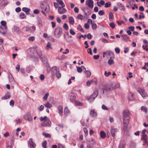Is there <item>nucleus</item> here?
<instances>
[{
    "label": "nucleus",
    "instance_id": "obj_5",
    "mask_svg": "<svg viewBox=\"0 0 148 148\" xmlns=\"http://www.w3.org/2000/svg\"><path fill=\"white\" fill-rule=\"evenodd\" d=\"M94 3L92 0H87L86 1V4L88 7L92 8L94 6Z\"/></svg>",
    "mask_w": 148,
    "mask_h": 148
},
{
    "label": "nucleus",
    "instance_id": "obj_61",
    "mask_svg": "<svg viewBox=\"0 0 148 148\" xmlns=\"http://www.w3.org/2000/svg\"><path fill=\"white\" fill-rule=\"evenodd\" d=\"M35 39V38L34 36L29 37L28 38V40L31 41H33Z\"/></svg>",
    "mask_w": 148,
    "mask_h": 148
},
{
    "label": "nucleus",
    "instance_id": "obj_11",
    "mask_svg": "<svg viewBox=\"0 0 148 148\" xmlns=\"http://www.w3.org/2000/svg\"><path fill=\"white\" fill-rule=\"evenodd\" d=\"M30 145V147L31 148H34L36 146V144L33 142L32 139H29L28 141Z\"/></svg>",
    "mask_w": 148,
    "mask_h": 148
},
{
    "label": "nucleus",
    "instance_id": "obj_54",
    "mask_svg": "<svg viewBox=\"0 0 148 148\" xmlns=\"http://www.w3.org/2000/svg\"><path fill=\"white\" fill-rule=\"evenodd\" d=\"M55 74L56 75V77L58 78H60L61 77V74L59 72V71H58L57 73H56Z\"/></svg>",
    "mask_w": 148,
    "mask_h": 148
},
{
    "label": "nucleus",
    "instance_id": "obj_58",
    "mask_svg": "<svg viewBox=\"0 0 148 148\" xmlns=\"http://www.w3.org/2000/svg\"><path fill=\"white\" fill-rule=\"evenodd\" d=\"M108 63L110 65H111L114 64V62L112 60H109L108 61Z\"/></svg>",
    "mask_w": 148,
    "mask_h": 148
},
{
    "label": "nucleus",
    "instance_id": "obj_44",
    "mask_svg": "<svg viewBox=\"0 0 148 148\" xmlns=\"http://www.w3.org/2000/svg\"><path fill=\"white\" fill-rule=\"evenodd\" d=\"M63 27L66 30H68V26L66 23H64L63 25Z\"/></svg>",
    "mask_w": 148,
    "mask_h": 148
},
{
    "label": "nucleus",
    "instance_id": "obj_39",
    "mask_svg": "<svg viewBox=\"0 0 148 148\" xmlns=\"http://www.w3.org/2000/svg\"><path fill=\"white\" fill-rule=\"evenodd\" d=\"M10 97V95H5L3 97L1 98V99L2 100L3 99H8Z\"/></svg>",
    "mask_w": 148,
    "mask_h": 148
},
{
    "label": "nucleus",
    "instance_id": "obj_50",
    "mask_svg": "<svg viewBox=\"0 0 148 148\" xmlns=\"http://www.w3.org/2000/svg\"><path fill=\"white\" fill-rule=\"evenodd\" d=\"M115 51L116 53H119L120 52V49L119 48L116 47L115 49Z\"/></svg>",
    "mask_w": 148,
    "mask_h": 148
},
{
    "label": "nucleus",
    "instance_id": "obj_51",
    "mask_svg": "<svg viewBox=\"0 0 148 148\" xmlns=\"http://www.w3.org/2000/svg\"><path fill=\"white\" fill-rule=\"evenodd\" d=\"M77 72L79 73H81L82 72V68L81 67H77Z\"/></svg>",
    "mask_w": 148,
    "mask_h": 148
},
{
    "label": "nucleus",
    "instance_id": "obj_38",
    "mask_svg": "<svg viewBox=\"0 0 148 148\" xmlns=\"http://www.w3.org/2000/svg\"><path fill=\"white\" fill-rule=\"evenodd\" d=\"M48 119L46 116H45L44 117H41L40 118V120L41 121H45Z\"/></svg>",
    "mask_w": 148,
    "mask_h": 148
},
{
    "label": "nucleus",
    "instance_id": "obj_25",
    "mask_svg": "<svg viewBox=\"0 0 148 148\" xmlns=\"http://www.w3.org/2000/svg\"><path fill=\"white\" fill-rule=\"evenodd\" d=\"M84 72L85 73L87 77H90L91 73L90 71L88 70L85 71Z\"/></svg>",
    "mask_w": 148,
    "mask_h": 148
},
{
    "label": "nucleus",
    "instance_id": "obj_20",
    "mask_svg": "<svg viewBox=\"0 0 148 148\" xmlns=\"http://www.w3.org/2000/svg\"><path fill=\"white\" fill-rule=\"evenodd\" d=\"M70 112L69 110L68 109L67 107H65L64 110V114L65 115L69 114Z\"/></svg>",
    "mask_w": 148,
    "mask_h": 148
},
{
    "label": "nucleus",
    "instance_id": "obj_59",
    "mask_svg": "<svg viewBox=\"0 0 148 148\" xmlns=\"http://www.w3.org/2000/svg\"><path fill=\"white\" fill-rule=\"evenodd\" d=\"M70 32L71 34L73 35H74L75 34V33L72 29H71L70 30Z\"/></svg>",
    "mask_w": 148,
    "mask_h": 148
},
{
    "label": "nucleus",
    "instance_id": "obj_36",
    "mask_svg": "<svg viewBox=\"0 0 148 148\" xmlns=\"http://www.w3.org/2000/svg\"><path fill=\"white\" fill-rule=\"evenodd\" d=\"M14 31L18 34H19L21 32L19 28L17 27H14Z\"/></svg>",
    "mask_w": 148,
    "mask_h": 148
},
{
    "label": "nucleus",
    "instance_id": "obj_31",
    "mask_svg": "<svg viewBox=\"0 0 148 148\" xmlns=\"http://www.w3.org/2000/svg\"><path fill=\"white\" fill-rule=\"evenodd\" d=\"M45 106L46 107L49 108H50L52 106V104L48 102L45 104Z\"/></svg>",
    "mask_w": 148,
    "mask_h": 148
},
{
    "label": "nucleus",
    "instance_id": "obj_13",
    "mask_svg": "<svg viewBox=\"0 0 148 148\" xmlns=\"http://www.w3.org/2000/svg\"><path fill=\"white\" fill-rule=\"evenodd\" d=\"M112 85L111 84H108L105 86L103 88V90L108 91L110 90L111 88Z\"/></svg>",
    "mask_w": 148,
    "mask_h": 148
},
{
    "label": "nucleus",
    "instance_id": "obj_22",
    "mask_svg": "<svg viewBox=\"0 0 148 148\" xmlns=\"http://www.w3.org/2000/svg\"><path fill=\"white\" fill-rule=\"evenodd\" d=\"M107 56H109L110 57H112L114 56V55L113 52L111 51H107Z\"/></svg>",
    "mask_w": 148,
    "mask_h": 148
},
{
    "label": "nucleus",
    "instance_id": "obj_16",
    "mask_svg": "<svg viewBox=\"0 0 148 148\" xmlns=\"http://www.w3.org/2000/svg\"><path fill=\"white\" fill-rule=\"evenodd\" d=\"M90 114L91 117H94L96 116L97 113L93 110H91L90 112Z\"/></svg>",
    "mask_w": 148,
    "mask_h": 148
},
{
    "label": "nucleus",
    "instance_id": "obj_34",
    "mask_svg": "<svg viewBox=\"0 0 148 148\" xmlns=\"http://www.w3.org/2000/svg\"><path fill=\"white\" fill-rule=\"evenodd\" d=\"M33 67L32 66H29L26 69V72L28 73H29L33 69Z\"/></svg>",
    "mask_w": 148,
    "mask_h": 148
},
{
    "label": "nucleus",
    "instance_id": "obj_42",
    "mask_svg": "<svg viewBox=\"0 0 148 148\" xmlns=\"http://www.w3.org/2000/svg\"><path fill=\"white\" fill-rule=\"evenodd\" d=\"M119 8H120L121 10H124L125 8L124 6L121 3H120L119 5Z\"/></svg>",
    "mask_w": 148,
    "mask_h": 148
},
{
    "label": "nucleus",
    "instance_id": "obj_4",
    "mask_svg": "<svg viewBox=\"0 0 148 148\" xmlns=\"http://www.w3.org/2000/svg\"><path fill=\"white\" fill-rule=\"evenodd\" d=\"M41 125L42 126L49 127L51 125V123L49 119H48L43 121L41 123Z\"/></svg>",
    "mask_w": 148,
    "mask_h": 148
},
{
    "label": "nucleus",
    "instance_id": "obj_24",
    "mask_svg": "<svg viewBox=\"0 0 148 148\" xmlns=\"http://www.w3.org/2000/svg\"><path fill=\"white\" fill-rule=\"evenodd\" d=\"M8 2L6 0H3L1 2V6H2L3 7H5V6L7 4Z\"/></svg>",
    "mask_w": 148,
    "mask_h": 148
},
{
    "label": "nucleus",
    "instance_id": "obj_48",
    "mask_svg": "<svg viewBox=\"0 0 148 148\" xmlns=\"http://www.w3.org/2000/svg\"><path fill=\"white\" fill-rule=\"evenodd\" d=\"M42 146L44 148H47V142L46 141H45L42 144Z\"/></svg>",
    "mask_w": 148,
    "mask_h": 148
},
{
    "label": "nucleus",
    "instance_id": "obj_21",
    "mask_svg": "<svg viewBox=\"0 0 148 148\" xmlns=\"http://www.w3.org/2000/svg\"><path fill=\"white\" fill-rule=\"evenodd\" d=\"M51 44L50 42H48L47 44L46 47V49L47 50L48 49H52V47L51 46Z\"/></svg>",
    "mask_w": 148,
    "mask_h": 148
},
{
    "label": "nucleus",
    "instance_id": "obj_1",
    "mask_svg": "<svg viewBox=\"0 0 148 148\" xmlns=\"http://www.w3.org/2000/svg\"><path fill=\"white\" fill-rule=\"evenodd\" d=\"M130 112L129 110H125L123 112V125L124 128L126 129L129 122Z\"/></svg>",
    "mask_w": 148,
    "mask_h": 148
},
{
    "label": "nucleus",
    "instance_id": "obj_62",
    "mask_svg": "<svg viewBox=\"0 0 148 148\" xmlns=\"http://www.w3.org/2000/svg\"><path fill=\"white\" fill-rule=\"evenodd\" d=\"M87 52L88 53L90 54V55H92V53L91 49L90 48H89L87 49Z\"/></svg>",
    "mask_w": 148,
    "mask_h": 148
},
{
    "label": "nucleus",
    "instance_id": "obj_10",
    "mask_svg": "<svg viewBox=\"0 0 148 148\" xmlns=\"http://www.w3.org/2000/svg\"><path fill=\"white\" fill-rule=\"evenodd\" d=\"M141 140L144 141V143L143 144V145H145L147 143V135L146 134H144L142 136Z\"/></svg>",
    "mask_w": 148,
    "mask_h": 148
},
{
    "label": "nucleus",
    "instance_id": "obj_45",
    "mask_svg": "<svg viewBox=\"0 0 148 148\" xmlns=\"http://www.w3.org/2000/svg\"><path fill=\"white\" fill-rule=\"evenodd\" d=\"M84 131L85 133V136H86L88 134V131L86 128L84 127Z\"/></svg>",
    "mask_w": 148,
    "mask_h": 148
},
{
    "label": "nucleus",
    "instance_id": "obj_9",
    "mask_svg": "<svg viewBox=\"0 0 148 148\" xmlns=\"http://www.w3.org/2000/svg\"><path fill=\"white\" fill-rule=\"evenodd\" d=\"M118 129L116 128H112L110 132L112 136L114 138H115L116 136L115 134L118 132Z\"/></svg>",
    "mask_w": 148,
    "mask_h": 148
},
{
    "label": "nucleus",
    "instance_id": "obj_6",
    "mask_svg": "<svg viewBox=\"0 0 148 148\" xmlns=\"http://www.w3.org/2000/svg\"><path fill=\"white\" fill-rule=\"evenodd\" d=\"M138 91L143 98H145L147 97L146 93L145 92L144 90L140 88H138Z\"/></svg>",
    "mask_w": 148,
    "mask_h": 148
},
{
    "label": "nucleus",
    "instance_id": "obj_55",
    "mask_svg": "<svg viewBox=\"0 0 148 148\" xmlns=\"http://www.w3.org/2000/svg\"><path fill=\"white\" fill-rule=\"evenodd\" d=\"M14 79L13 78V77L11 75V77H10L9 78V81L11 82H14Z\"/></svg>",
    "mask_w": 148,
    "mask_h": 148
},
{
    "label": "nucleus",
    "instance_id": "obj_7",
    "mask_svg": "<svg viewBox=\"0 0 148 148\" xmlns=\"http://www.w3.org/2000/svg\"><path fill=\"white\" fill-rule=\"evenodd\" d=\"M23 118L25 120L28 121H31L32 120L31 115L29 114H25L23 116Z\"/></svg>",
    "mask_w": 148,
    "mask_h": 148
},
{
    "label": "nucleus",
    "instance_id": "obj_40",
    "mask_svg": "<svg viewBox=\"0 0 148 148\" xmlns=\"http://www.w3.org/2000/svg\"><path fill=\"white\" fill-rule=\"evenodd\" d=\"M92 24V27L93 29H95L97 28V25L94 23H93Z\"/></svg>",
    "mask_w": 148,
    "mask_h": 148
},
{
    "label": "nucleus",
    "instance_id": "obj_60",
    "mask_svg": "<svg viewBox=\"0 0 148 148\" xmlns=\"http://www.w3.org/2000/svg\"><path fill=\"white\" fill-rule=\"evenodd\" d=\"M111 6V3H107L105 4V7L108 8L110 7Z\"/></svg>",
    "mask_w": 148,
    "mask_h": 148
},
{
    "label": "nucleus",
    "instance_id": "obj_43",
    "mask_svg": "<svg viewBox=\"0 0 148 148\" xmlns=\"http://www.w3.org/2000/svg\"><path fill=\"white\" fill-rule=\"evenodd\" d=\"M43 135L46 138H50L51 137V135L45 132L43 133Z\"/></svg>",
    "mask_w": 148,
    "mask_h": 148
},
{
    "label": "nucleus",
    "instance_id": "obj_46",
    "mask_svg": "<svg viewBox=\"0 0 148 148\" xmlns=\"http://www.w3.org/2000/svg\"><path fill=\"white\" fill-rule=\"evenodd\" d=\"M25 15L24 13L22 12L20 13V18L21 19L24 18L25 17Z\"/></svg>",
    "mask_w": 148,
    "mask_h": 148
},
{
    "label": "nucleus",
    "instance_id": "obj_52",
    "mask_svg": "<svg viewBox=\"0 0 148 148\" xmlns=\"http://www.w3.org/2000/svg\"><path fill=\"white\" fill-rule=\"evenodd\" d=\"M111 74V73L110 72H108V73L106 71H105L104 72V75L106 77H108Z\"/></svg>",
    "mask_w": 148,
    "mask_h": 148
},
{
    "label": "nucleus",
    "instance_id": "obj_15",
    "mask_svg": "<svg viewBox=\"0 0 148 148\" xmlns=\"http://www.w3.org/2000/svg\"><path fill=\"white\" fill-rule=\"evenodd\" d=\"M63 107L61 106H60L58 107V112L59 114L62 116L63 113Z\"/></svg>",
    "mask_w": 148,
    "mask_h": 148
},
{
    "label": "nucleus",
    "instance_id": "obj_26",
    "mask_svg": "<svg viewBox=\"0 0 148 148\" xmlns=\"http://www.w3.org/2000/svg\"><path fill=\"white\" fill-rule=\"evenodd\" d=\"M141 109L142 111H144L145 113H147V108L145 106H142L141 108Z\"/></svg>",
    "mask_w": 148,
    "mask_h": 148
},
{
    "label": "nucleus",
    "instance_id": "obj_56",
    "mask_svg": "<svg viewBox=\"0 0 148 148\" xmlns=\"http://www.w3.org/2000/svg\"><path fill=\"white\" fill-rule=\"evenodd\" d=\"M110 26L112 29L114 28L115 27V24L113 22L110 23Z\"/></svg>",
    "mask_w": 148,
    "mask_h": 148
},
{
    "label": "nucleus",
    "instance_id": "obj_27",
    "mask_svg": "<svg viewBox=\"0 0 148 148\" xmlns=\"http://www.w3.org/2000/svg\"><path fill=\"white\" fill-rule=\"evenodd\" d=\"M95 99V98H94V97L91 95L90 97L89 98H88L87 99L89 101L90 103H92L93 102Z\"/></svg>",
    "mask_w": 148,
    "mask_h": 148
},
{
    "label": "nucleus",
    "instance_id": "obj_35",
    "mask_svg": "<svg viewBox=\"0 0 148 148\" xmlns=\"http://www.w3.org/2000/svg\"><path fill=\"white\" fill-rule=\"evenodd\" d=\"M122 36L123 40L125 41H127L129 39V37L127 35H123Z\"/></svg>",
    "mask_w": 148,
    "mask_h": 148
},
{
    "label": "nucleus",
    "instance_id": "obj_37",
    "mask_svg": "<svg viewBox=\"0 0 148 148\" xmlns=\"http://www.w3.org/2000/svg\"><path fill=\"white\" fill-rule=\"evenodd\" d=\"M89 142H90V144L92 145H94L95 143V141L93 138H91Z\"/></svg>",
    "mask_w": 148,
    "mask_h": 148
},
{
    "label": "nucleus",
    "instance_id": "obj_49",
    "mask_svg": "<svg viewBox=\"0 0 148 148\" xmlns=\"http://www.w3.org/2000/svg\"><path fill=\"white\" fill-rule=\"evenodd\" d=\"M148 45H143V49L144 50H146V51H148Z\"/></svg>",
    "mask_w": 148,
    "mask_h": 148
},
{
    "label": "nucleus",
    "instance_id": "obj_23",
    "mask_svg": "<svg viewBox=\"0 0 148 148\" xmlns=\"http://www.w3.org/2000/svg\"><path fill=\"white\" fill-rule=\"evenodd\" d=\"M98 94V92L97 90L95 91L91 95L92 96L94 97V98H95Z\"/></svg>",
    "mask_w": 148,
    "mask_h": 148
},
{
    "label": "nucleus",
    "instance_id": "obj_17",
    "mask_svg": "<svg viewBox=\"0 0 148 148\" xmlns=\"http://www.w3.org/2000/svg\"><path fill=\"white\" fill-rule=\"evenodd\" d=\"M22 10L23 11L26 12L27 14H29V12L30 11V9L26 7H24L22 8Z\"/></svg>",
    "mask_w": 148,
    "mask_h": 148
},
{
    "label": "nucleus",
    "instance_id": "obj_64",
    "mask_svg": "<svg viewBox=\"0 0 148 148\" xmlns=\"http://www.w3.org/2000/svg\"><path fill=\"white\" fill-rule=\"evenodd\" d=\"M15 122H16V124L21 122V120L19 119H17L15 120Z\"/></svg>",
    "mask_w": 148,
    "mask_h": 148
},
{
    "label": "nucleus",
    "instance_id": "obj_3",
    "mask_svg": "<svg viewBox=\"0 0 148 148\" xmlns=\"http://www.w3.org/2000/svg\"><path fill=\"white\" fill-rule=\"evenodd\" d=\"M40 7L42 9L41 12L44 14H45V12L44 11H45L47 13H48L49 12L50 8L48 5L47 4H42L41 5Z\"/></svg>",
    "mask_w": 148,
    "mask_h": 148
},
{
    "label": "nucleus",
    "instance_id": "obj_53",
    "mask_svg": "<svg viewBox=\"0 0 148 148\" xmlns=\"http://www.w3.org/2000/svg\"><path fill=\"white\" fill-rule=\"evenodd\" d=\"M44 108V106L43 105H41L40 107H38V109L40 111H41L43 110Z\"/></svg>",
    "mask_w": 148,
    "mask_h": 148
},
{
    "label": "nucleus",
    "instance_id": "obj_47",
    "mask_svg": "<svg viewBox=\"0 0 148 148\" xmlns=\"http://www.w3.org/2000/svg\"><path fill=\"white\" fill-rule=\"evenodd\" d=\"M65 58L64 56V55L59 56L58 57V59L60 60H62Z\"/></svg>",
    "mask_w": 148,
    "mask_h": 148
},
{
    "label": "nucleus",
    "instance_id": "obj_32",
    "mask_svg": "<svg viewBox=\"0 0 148 148\" xmlns=\"http://www.w3.org/2000/svg\"><path fill=\"white\" fill-rule=\"evenodd\" d=\"M1 23L2 26H3L4 28L7 29V27L6 26V23L5 21H1Z\"/></svg>",
    "mask_w": 148,
    "mask_h": 148
},
{
    "label": "nucleus",
    "instance_id": "obj_14",
    "mask_svg": "<svg viewBox=\"0 0 148 148\" xmlns=\"http://www.w3.org/2000/svg\"><path fill=\"white\" fill-rule=\"evenodd\" d=\"M59 71V69L56 66H53L52 69V73L53 75H54L56 73H57Z\"/></svg>",
    "mask_w": 148,
    "mask_h": 148
},
{
    "label": "nucleus",
    "instance_id": "obj_29",
    "mask_svg": "<svg viewBox=\"0 0 148 148\" xmlns=\"http://www.w3.org/2000/svg\"><path fill=\"white\" fill-rule=\"evenodd\" d=\"M101 136L102 138H104L106 137V134L105 132L103 131H101L100 132Z\"/></svg>",
    "mask_w": 148,
    "mask_h": 148
},
{
    "label": "nucleus",
    "instance_id": "obj_63",
    "mask_svg": "<svg viewBox=\"0 0 148 148\" xmlns=\"http://www.w3.org/2000/svg\"><path fill=\"white\" fill-rule=\"evenodd\" d=\"M102 108L104 110H108V108H107V107L104 105H102Z\"/></svg>",
    "mask_w": 148,
    "mask_h": 148
},
{
    "label": "nucleus",
    "instance_id": "obj_30",
    "mask_svg": "<svg viewBox=\"0 0 148 148\" xmlns=\"http://www.w3.org/2000/svg\"><path fill=\"white\" fill-rule=\"evenodd\" d=\"M77 18L80 20H82L84 18V17L81 14H79L77 16Z\"/></svg>",
    "mask_w": 148,
    "mask_h": 148
},
{
    "label": "nucleus",
    "instance_id": "obj_33",
    "mask_svg": "<svg viewBox=\"0 0 148 148\" xmlns=\"http://www.w3.org/2000/svg\"><path fill=\"white\" fill-rule=\"evenodd\" d=\"M109 19L110 20L112 21L114 19L113 15L112 12H110L109 15Z\"/></svg>",
    "mask_w": 148,
    "mask_h": 148
},
{
    "label": "nucleus",
    "instance_id": "obj_19",
    "mask_svg": "<svg viewBox=\"0 0 148 148\" xmlns=\"http://www.w3.org/2000/svg\"><path fill=\"white\" fill-rule=\"evenodd\" d=\"M71 95L69 96V99L70 100L73 101L75 100V95L73 94L72 92H71Z\"/></svg>",
    "mask_w": 148,
    "mask_h": 148
},
{
    "label": "nucleus",
    "instance_id": "obj_2",
    "mask_svg": "<svg viewBox=\"0 0 148 148\" xmlns=\"http://www.w3.org/2000/svg\"><path fill=\"white\" fill-rule=\"evenodd\" d=\"M62 29L59 27H57L55 29L54 35L56 38H59L62 35Z\"/></svg>",
    "mask_w": 148,
    "mask_h": 148
},
{
    "label": "nucleus",
    "instance_id": "obj_28",
    "mask_svg": "<svg viewBox=\"0 0 148 148\" xmlns=\"http://www.w3.org/2000/svg\"><path fill=\"white\" fill-rule=\"evenodd\" d=\"M56 1L62 7L65 6V5L62 0H56Z\"/></svg>",
    "mask_w": 148,
    "mask_h": 148
},
{
    "label": "nucleus",
    "instance_id": "obj_8",
    "mask_svg": "<svg viewBox=\"0 0 148 148\" xmlns=\"http://www.w3.org/2000/svg\"><path fill=\"white\" fill-rule=\"evenodd\" d=\"M36 29V27L34 26H32L31 27H26V31L30 32L31 33H33Z\"/></svg>",
    "mask_w": 148,
    "mask_h": 148
},
{
    "label": "nucleus",
    "instance_id": "obj_18",
    "mask_svg": "<svg viewBox=\"0 0 148 148\" xmlns=\"http://www.w3.org/2000/svg\"><path fill=\"white\" fill-rule=\"evenodd\" d=\"M69 22L70 24L73 25L74 23V20L73 17L72 16H70L69 18Z\"/></svg>",
    "mask_w": 148,
    "mask_h": 148
},
{
    "label": "nucleus",
    "instance_id": "obj_12",
    "mask_svg": "<svg viewBox=\"0 0 148 148\" xmlns=\"http://www.w3.org/2000/svg\"><path fill=\"white\" fill-rule=\"evenodd\" d=\"M59 12L60 14H62L65 13L66 11V10L64 7H59L58 9Z\"/></svg>",
    "mask_w": 148,
    "mask_h": 148
},
{
    "label": "nucleus",
    "instance_id": "obj_57",
    "mask_svg": "<svg viewBox=\"0 0 148 148\" xmlns=\"http://www.w3.org/2000/svg\"><path fill=\"white\" fill-rule=\"evenodd\" d=\"M104 12L103 10H100L98 14L100 15H103L104 14Z\"/></svg>",
    "mask_w": 148,
    "mask_h": 148
},
{
    "label": "nucleus",
    "instance_id": "obj_41",
    "mask_svg": "<svg viewBox=\"0 0 148 148\" xmlns=\"http://www.w3.org/2000/svg\"><path fill=\"white\" fill-rule=\"evenodd\" d=\"M49 95V93H46L43 97L44 99L45 100H46L47 99V98H48V97Z\"/></svg>",
    "mask_w": 148,
    "mask_h": 148
}]
</instances>
